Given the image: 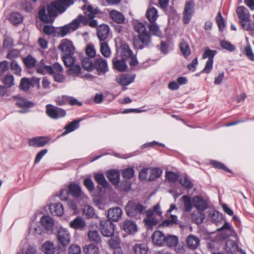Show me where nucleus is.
Masks as SVG:
<instances>
[{"mask_svg":"<svg viewBox=\"0 0 254 254\" xmlns=\"http://www.w3.org/2000/svg\"><path fill=\"white\" fill-rule=\"evenodd\" d=\"M9 21L13 24H18L22 22L23 16L18 12H13L10 15Z\"/></svg>","mask_w":254,"mask_h":254,"instance_id":"obj_41","label":"nucleus"},{"mask_svg":"<svg viewBox=\"0 0 254 254\" xmlns=\"http://www.w3.org/2000/svg\"><path fill=\"white\" fill-rule=\"evenodd\" d=\"M59 49L64 54L73 55L74 53V48L71 41L64 39H63L59 46Z\"/></svg>","mask_w":254,"mask_h":254,"instance_id":"obj_10","label":"nucleus"},{"mask_svg":"<svg viewBox=\"0 0 254 254\" xmlns=\"http://www.w3.org/2000/svg\"><path fill=\"white\" fill-rule=\"evenodd\" d=\"M180 48L183 55L185 57H187L190 56V48L187 42L183 41L180 43Z\"/></svg>","mask_w":254,"mask_h":254,"instance_id":"obj_52","label":"nucleus"},{"mask_svg":"<svg viewBox=\"0 0 254 254\" xmlns=\"http://www.w3.org/2000/svg\"><path fill=\"white\" fill-rule=\"evenodd\" d=\"M50 210L52 214L61 216L64 214V208L60 203H53L50 206Z\"/></svg>","mask_w":254,"mask_h":254,"instance_id":"obj_30","label":"nucleus"},{"mask_svg":"<svg viewBox=\"0 0 254 254\" xmlns=\"http://www.w3.org/2000/svg\"><path fill=\"white\" fill-rule=\"evenodd\" d=\"M94 69H96L98 75L104 74L108 70L107 60L100 56L96 58L94 62Z\"/></svg>","mask_w":254,"mask_h":254,"instance_id":"obj_9","label":"nucleus"},{"mask_svg":"<svg viewBox=\"0 0 254 254\" xmlns=\"http://www.w3.org/2000/svg\"><path fill=\"white\" fill-rule=\"evenodd\" d=\"M36 69L38 73L42 74H45L46 73H48L51 75H53L54 73L53 67L51 66L45 65L43 60L36 65Z\"/></svg>","mask_w":254,"mask_h":254,"instance_id":"obj_19","label":"nucleus"},{"mask_svg":"<svg viewBox=\"0 0 254 254\" xmlns=\"http://www.w3.org/2000/svg\"><path fill=\"white\" fill-rule=\"evenodd\" d=\"M109 17L113 21L118 24H123L126 21L124 14L115 9H113L109 12Z\"/></svg>","mask_w":254,"mask_h":254,"instance_id":"obj_18","label":"nucleus"},{"mask_svg":"<svg viewBox=\"0 0 254 254\" xmlns=\"http://www.w3.org/2000/svg\"><path fill=\"white\" fill-rule=\"evenodd\" d=\"M194 3L192 0H189L186 2L184 7V10L183 13V22L187 24H188L194 13Z\"/></svg>","mask_w":254,"mask_h":254,"instance_id":"obj_6","label":"nucleus"},{"mask_svg":"<svg viewBox=\"0 0 254 254\" xmlns=\"http://www.w3.org/2000/svg\"><path fill=\"white\" fill-rule=\"evenodd\" d=\"M186 243L189 249L195 250L199 246L200 240L194 235H190L187 238Z\"/></svg>","mask_w":254,"mask_h":254,"instance_id":"obj_24","label":"nucleus"},{"mask_svg":"<svg viewBox=\"0 0 254 254\" xmlns=\"http://www.w3.org/2000/svg\"><path fill=\"white\" fill-rule=\"evenodd\" d=\"M205 218V214L203 211H193L191 214V219L192 221L197 224H201Z\"/></svg>","mask_w":254,"mask_h":254,"instance_id":"obj_31","label":"nucleus"},{"mask_svg":"<svg viewBox=\"0 0 254 254\" xmlns=\"http://www.w3.org/2000/svg\"><path fill=\"white\" fill-rule=\"evenodd\" d=\"M46 112L47 115L53 119L63 118L66 115L64 110L51 104H48L46 106Z\"/></svg>","mask_w":254,"mask_h":254,"instance_id":"obj_5","label":"nucleus"},{"mask_svg":"<svg viewBox=\"0 0 254 254\" xmlns=\"http://www.w3.org/2000/svg\"><path fill=\"white\" fill-rule=\"evenodd\" d=\"M238 17L241 20V23L243 27V24H248L250 21V15L248 10L243 6L237 7L236 10Z\"/></svg>","mask_w":254,"mask_h":254,"instance_id":"obj_12","label":"nucleus"},{"mask_svg":"<svg viewBox=\"0 0 254 254\" xmlns=\"http://www.w3.org/2000/svg\"><path fill=\"white\" fill-rule=\"evenodd\" d=\"M149 31L147 30L145 23L136 21L133 24V29L137 33L134 36L133 44L134 49L137 50L142 49L148 46L151 42V34L157 36H161L162 33L158 25L155 22L150 23L148 25Z\"/></svg>","mask_w":254,"mask_h":254,"instance_id":"obj_2","label":"nucleus"},{"mask_svg":"<svg viewBox=\"0 0 254 254\" xmlns=\"http://www.w3.org/2000/svg\"><path fill=\"white\" fill-rule=\"evenodd\" d=\"M165 236L160 231H155L152 235V240L153 243L158 246H162L165 243Z\"/></svg>","mask_w":254,"mask_h":254,"instance_id":"obj_21","label":"nucleus"},{"mask_svg":"<svg viewBox=\"0 0 254 254\" xmlns=\"http://www.w3.org/2000/svg\"><path fill=\"white\" fill-rule=\"evenodd\" d=\"M2 82L6 88H9L14 85V76L12 75H6L2 79Z\"/></svg>","mask_w":254,"mask_h":254,"instance_id":"obj_56","label":"nucleus"},{"mask_svg":"<svg viewBox=\"0 0 254 254\" xmlns=\"http://www.w3.org/2000/svg\"><path fill=\"white\" fill-rule=\"evenodd\" d=\"M226 251L231 254H235L238 251V246L233 240H228L225 245Z\"/></svg>","mask_w":254,"mask_h":254,"instance_id":"obj_32","label":"nucleus"},{"mask_svg":"<svg viewBox=\"0 0 254 254\" xmlns=\"http://www.w3.org/2000/svg\"><path fill=\"white\" fill-rule=\"evenodd\" d=\"M30 79L26 78H22L20 83V88L23 91H27L30 87Z\"/></svg>","mask_w":254,"mask_h":254,"instance_id":"obj_59","label":"nucleus"},{"mask_svg":"<svg viewBox=\"0 0 254 254\" xmlns=\"http://www.w3.org/2000/svg\"><path fill=\"white\" fill-rule=\"evenodd\" d=\"M161 170L159 168H154L150 169V175L149 177V181H153L158 178L162 174Z\"/></svg>","mask_w":254,"mask_h":254,"instance_id":"obj_53","label":"nucleus"},{"mask_svg":"<svg viewBox=\"0 0 254 254\" xmlns=\"http://www.w3.org/2000/svg\"><path fill=\"white\" fill-rule=\"evenodd\" d=\"M68 189L69 193L73 197H79L83 194L81 187L73 182H71L68 185Z\"/></svg>","mask_w":254,"mask_h":254,"instance_id":"obj_20","label":"nucleus"},{"mask_svg":"<svg viewBox=\"0 0 254 254\" xmlns=\"http://www.w3.org/2000/svg\"><path fill=\"white\" fill-rule=\"evenodd\" d=\"M16 105L19 108H31L34 104L23 98H17Z\"/></svg>","mask_w":254,"mask_h":254,"instance_id":"obj_36","label":"nucleus"},{"mask_svg":"<svg viewBox=\"0 0 254 254\" xmlns=\"http://www.w3.org/2000/svg\"><path fill=\"white\" fill-rule=\"evenodd\" d=\"M145 207L142 204L129 201L125 209L127 216L130 217H138L143 213Z\"/></svg>","mask_w":254,"mask_h":254,"instance_id":"obj_4","label":"nucleus"},{"mask_svg":"<svg viewBox=\"0 0 254 254\" xmlns=\"http://www.w3.org/2000/svg\"><path fill=\"white\" fill-rule=\"evenodd\" d=\"M210 216L216 225H218L219 223H221L223 218V215L216 210L210 211Z\"/></svg>","mask_w":254,"mask_h":254,"instance_id":"obj_48","label":"nucleus"},{"mask_svg":"<svg viewBox=\"0 0 254 254\" xmlns=\"http://www.w3.org/2000/svg\"><path fill=\"white\" fill-rule=\"evenodd\" d=\"M192 203L194 207L198 211H204L208 208L207 200L201 196H195L192 198Z\"/></svg>","mask_w":254,"mask_h":254,"instance_id":"obj_11","label":"nucleus"},{"mask_svg":"<svg viewBox=\"0 0 254 254\" xmlns=\"http://www.w3.org/2000/svg\"><path fill=\"white\" fill-rule=\"evenodd\" d=\"M85 53L89 58H94L96 56V50L93 44H88L85 49Z\"/></svg>","mask_w":254,"mask_h":254,"instance_id":"obj_57","label":"nucleus"},{"mask_svg":"<svg viewBox=\"0 0 254 254\" xmlns=\"http://www.w3.org/2000/svg\"><path fill=\"white\" fill-rule=\"evenodd\" d=\"M119 52L120 53L122 59L125 60L133 55L132 52L129 46L125 44H122L120 46L119 49Z\"/></svg>","mask_w":254,"mask_h":254,"instance_id":"obj_25","label":"nucleus"},{"mask_svg":"<svg viewBox=\"0 0 254 254\" xmlns=\"http://www.w3.org/2000/svg\"><path fill=\"white\" fill-rule=\"evenodd\" d=\"M83 185L89 191L94 190V184L90 178H86L84 180Z\"/></svg>","mask_w":254,"mask_h":254,"instance_id":"obj_61","label":"nucleus"},{"mask_svg":"<svg viewBox=\"0 0 254 254\" xmlns=\"http://www.w3.org/2000/svg\"><path fill=\"white\" fill-rule=\"evenodd\" d=\"M220 46L224 49L229 52H233L235 50V47L229 42L223 40L220 43Z\"/></svg>","mask_w":254,"mask_h":254,"instance_id":"obj_58","label":"nucleus"},{"mask_svg":"<svg viewBox=\"0 0 254 254\" xmlns=\"http://www.w3.org/2000/svg\"><path fill=\"white\" fill-rule=\"evenodd\" d=\"M43 252L45 254H55V247L53 243L50 241L45 242L42 247Z\"/></svg>","mask_w":254,"mask_h":254,"instance_id":"obj_35","label":"nucleus"},{"mask_svg":"<svg viewBox=\"0 0 254 254\" xmlns=\"http://www.w3.org/2000/svg\"><path fill=\"white\" fill-rule=\"evenodd\" d=\"M83 251L86 254H98L99 249L98 247L90 244L84 248Z\"/></svg>","mask_w":254,"mask_h":254,"instance_id":"obj_47","label":"nucleus"},{"mask_svg":"<svg viewBox=\"0 0 254 254\" xmlns=\"http://www.w3.org/2000/svg\"><path fill=\"white\" fill-rule=\"evenodd\" d=\"M86 225L85 220L81 217L78 216L69 223L71 228L76 230H82Z\"/></svg>","mask_w":254,"mask_h":254,"instance_id":"obj_23","label":"nucleus"},{"mask_svg":"<svg viewBox=\"0 0 254 254\" xmlns=\"http://www.w3.org/2000/svg\"><path fill=\"white\" fill-rule=\"evenodd\" d=\"M81 120V119L73 120L66 125L64 127L65 131L63 133L62 135H65L77 129L79 127L80 122Z\"/></svg>","mask_w":254,"mask_h":254,"instance_id":"obj_26","label":"nucleus"},{"mask_svg":"<svg viewBox=\"0 0 254 254\" xmlns=\"http://www.w3.org/2000/svg\"><path fill=\"white\" fill-rule=\"evenodd\" d=\"M69 67L68 73L70 75L77 76L81 72V68L79 64H75Z\"/></svg>","mask_w":254,"mask_h":254,"instance_id":"obj_55","label":"nucleus"},{"mask_svg":"<svg viewBox=\"0 0 254 254\" xmlns=\"http://www.w3.org/2000/svg\"><path fill=\"white\" fill-rule=\"evenodd\" d=\"M134 171L132 168H127L123 171V177L127 179H131L134 176Z\"/></svg>","mask_w":254,"mask_h":254,"instance_id":"obj_62","label":"nucleus"},{"mask_svg":"<svg viewBox=\"0 0 254 254\" xmlns=\"http://www.w3.org/2000/svg\"><path fill=\"white\" fill-rule=\"evenodd\" d=\"M100 52L105 58H109L111 56V50L107 43L102 42L100 44Z\"/></svg>","mask_w":254,"mask_h":254,"instance_id":"obj_44","label":"nucleus"},{"mask_svg":"<svg viewBox=\"0 0 254 254\" xmlns=\"http://www.w3.org/2000/svg\"><path fill=\"white\" fill-rule=\"evenodd\" d=\"M10 68L14 74L21 76L22 69L16 61L13 60L11 62L10 64Z\"/></svg>","mask_w":254,"mask_h":254,"instance_id":"obj_50","label":"nucleus"},{"mask_svg":"<svg viewBox=\"0 0 254 254\" xmlns=\"http://www.w3.org/2000/svg\"><path fill=\"white\" fill-rule=\"evenodd\" d=\"M216 21L219 30L222 31L225 27V23L221 12L219 11L216 16Z\"/></svg>","mask_w":254,"mask_h":254,"instance_id":"obj_60","label":"nucleus"},{"mask_svg":"<svg viewBox=\"0 0 254 254\" xmlns=\"http://www.w3.org/2000/svg\"><path fill=\"white\" fill-rule=\"evenodd\" d=\"M72 56L69 54L63 56V60L66 66L70 67L75 64V59Z\"/></svg>","mask_w":254,"mask_h":254,"instance_id":"obj_49","label":"nucleus"},{"mask_svg":"<svg viewBox=\"0 0 254 254\" xmlns=\"http://www.w3.org/2000/svg\"><path fill=\"white\" fill-rule=\"evenodd\" d=\"M69 254H80L81 252L80 247L77 245H71L68 248Z\"/></svg>","mask_w":254,"mask_h":254,"instance_id":"obj_64","label":"nucleus"},{"mask_svg":"<svg viewBox=\"0 0 254 254\" xmlns=\"http://www.w3.org/2000/svg\"><path fill=\"white\" fill-rule=\"evenodd\" d=\"M49 139L45 136H38L29 139L28 144L29 146L33 147H42L47 144Z\"/></svg>","mask_w":254,"mask_h":254,"instance_id":"obj_15","label":"nucleus"},{"mask_svg":"<svg viewBox=\"0 0 254 254\" xmlns=\"http://www.w3.org/2000/svg\"><path fill=\"white\" fill-rule=\"evenodd\" d=\"M109 27L107 24H102L97 28V37L100 41L104 42L108 37Z\"/></svg>","mask_w":254,"mask_h":254,"instance_id":"obj_14","label":"nucleus"},{"mask_svg":"<svg viewBox=\"0 0 254 254\" xmlns=\"http://www.w3.org/2000/svg\"><path fill=\"white\" fill-rule=\"evenodd\" d=\"M101 232L103 236L110 237L114 234V224L109 220H103L100 222Z\"/></svg>","mask_w":254,"mask_h":254,"instance_id":"obj_8","label":"nucleus"},{"mask_svg":"<svg viewBox=\"0 0 254 254\" xmlns=\"http://www.w3.org/2000/svg\"><path fill=\"white\" fill-rule=\"evenodd\" d=\"M83 67L87 71H92L94 69V63L91 58H84L82 61Z\"/></svg>","mask_w":254,"mask_h":254,"instance_id":"obj_43","label":"nucleus"},{"mask_svg":"<svg viewBox=\"0 0 254 254\" xmlns=\"http://www.w3.org/2000/svg\"><path fill=\"white\" fill-rule=\"evenodd\" d=\"M40 223L42 226L46 230H51L53 227L54 221L53 219L49 216L44 215L40 219Z\"/></svg>","mask_w":254,"mask_h":254,"instance_id":"obj_27","label":"nucleus"},{"mask_svg":"<svg viewBox=\"0 0 254 254\" xmlns=\"http://www.w3.org/2000/svg\"><path fill=\"white\" fill-rule=\"evenodd\" d=\"M58 29V28L55 27L52 25H45L43 27V32L47 35L56 37Z\"/></svg>","mask_w":254,"mask_h":254,"instance_id":"obj_38","label":"nucleus"},{"mask_svg":"<svg viewBox=\"0 0 254 254\" xmlns=\"http://www.w3.org/2000/svg\"><path fill=\"white\" fill-rule=\"evenodd\" d=\"M181 199L184 202V210L187 212L191 211L192 205L190 197L188 195H184L182 197Z\"/></svg>","mask_w":254,"mask_h":254,"instance_id":"obj_40","label":"nucleus"},{"mask_svg":"<svg viewBox=\"0 0 254 254\" xmlns=\"http://www.w3.org/2000/svg\"><path fill=\"white\" fill-rule=\"evenodd\" d=\"M112 62L114 68L116 70L120 72H122L126 70L127 65L125 63V60L122 59V60H119L114 58Z\"/></svg>","mask_w":254,"mask_h":254,"instance_id":"obj_34","label":"nucleus"},{"mask_svg":"<svg viewBox=\"0 0 254 254\" xmlns=\"http://www.w3.org/2000/svg\"><path fill=\"white\" fill-rule=\"evenodd\" d=\"M109 181L114 185H117L120 181V173L117 170H110L106 174Z\"/></svg>","mask_w":254,"mask_h":254,"instance_id":"obj_28","label":"nucleus"},{"mask_svg":"<svg viewBox=\"0 0 254 254\" xmlns=\"http://www.w3.org/2000/svg\"><path fill=\"white\" fill-rule=\"evenodd\" d=\"M166 177L169 182L174 183L178 180L179 176L173 172L168 171L166 173Z\"/></svg>","mask_w":254,"mask_h":254,"instance_id":"obj_63","label":"nucleus"},{"mask_svg":"<svg viewBox=\"0 0 254 254\" xmlns=\"http://www.w3.org/2000/svg\"><path fill=\"white\" fill-rule=\"evenodd\" d=\"M23 62L26 67L31 68L36 66L37 61L31 55H29L23 59Z\"/></svg>","mask_w":254,"mask_h":254,"instance_id":"obj_39","label":"nucleus"},{"mask_svg":"<svg viewBox=\"0 0 254 254\" xmlns=\"http://www.w3.org/2000/svg\"><path fill=\"white\" fill-rule=\"evenodd\" d=\"M94 177L95 182L99 185L102 186L103 188H108L109 187V184L106 181L104 174L101 173H94Z\"/></svg>","mask_w":254,"mask_h":254,"instance_id":"obj_33","label":"nucleus"},{"mask_svg":"<svg viewBox=\"0 0 254 254\" xmlns=\"http://www.w3.org/2000/svg\"><path fill=\"white\" fill-rule=\"evenodd\" d=\"M122 227L128 234H133L136 232L137 229L135 223L129 220H126L122 223Z\"/></svg>","mask_w":254,"mask_h":254,"instance_id":"obj_22","label":"nucleus"},{"mask_svg":"<svg viewBox=\"0 0 254 254\" xmlns=\"http://www.w3.org/2000/svg\"><path fill=\"white\" fill-rule=\"evenodd\" d=\"M88 236L90 241L94 242L96 244H99L101 242V237L96 230L89 231Z\"/></svg>","mask_w":254,"mask_h":254,"instance_id":"obj_42","label":"nucleus"},{"mask_svg":"<svg viewBox=\"0 0 254 254\" xmlns=\"http://www.w3.org/2000/svg\"><path fill=\"white\" fill-rule=\"evenodd\" d=\"M217 51L216 50H212L208 48H205L202 55V59H205L208 58L207 61H213L214 57Z\"/></svg>","mask_w":254,"mask_h":254,"instance_id":"obj_45","label":"nucleus"},{"mask_svg":"<svg viewBox=\"0 0 254 254\" xmlns=\"http://www.w3.org/2000/svg\"><path fill=\"white\" fill-rule=\"evenodd\" d=\"M122 213V209L119 207L111 208L108 210V218L109 220L117 222L121 218Z\"/></svg>","mask_w":254,"mask_h":254,"instance_id":"obj_17","label":"nucleus"},{"mask_svg":"<svg viewBox=\"0 0 254 254\" xmlns=\"http://www.w3.org/2000/svg\"><path fill=\"white\" fill-rule=\"evenodd\" d=\"M58 244L63 247H66L70 242V235L68 231L64 228H60L57 234Z\"/></svg>","mask_w":254,"mask_h":254,"instance_id":"obj_7","label":"nucleus"},{"mask_svg":"<svg viewBox=\"0 0 254 254\" xmlns=\"http://www.w3.org/2000/svg\"><path fill=\"white\" fill-rule=\"evenodd\" d=\"M158 17V11L155 8L151 7L147 9L146 17L150 23L155 22Z\"/></svg>","mask_w":254,"mask_h":254,"instance_id":"obj_29","label":"nucleus"},{"mask_svg":"<svg viewBox=\"0 0 254 254\" xmlns=\"http://www.w3.org/2000/svg\"><path fill=\"white\" fill-rule=\"evenodd\" d=\"M135 76V74H121L116 77V81L122 86H127L133 82Z\"/></svg>","mask_w":254,"mask_h":254,"instance_id":"obj_13","label":"nucleus"},{"mask_svg":"<svg viewBox=\"0 0 254 254\" xmlns=\"http://www.w3.org/2000/svg\"><path fill=\"white\" fill-rule=\"evenodd\" d=\"M146 218L144 220L146 226L152 229L153 227L157 225L158 219L154 216L153 211L147 210L146 212Z\"/></svg>","mask_w":254,"mask_h":254,"instance_id":"obj_16","label":"nucleus"},{"mask_svg":"<svg viewBox=\"0 0 254 254\" xmlns=\"http://www.w3.org/2000/svg\"><path fill=\"white\" fill-rule=\"evenodd\" d=\"M134 252L135 254H147L148 248L144 244H139L135 245L133 247Z\"/></svg>","mask_w":254,"mask_h":254,"instance_id":"obj_37","label":"nucleus"},{"mask_svg":"<svg viewBox=\"0 0 254 254\" xmlns=\"http://www.w3.org/2000/svg\"><path fill=\"white\" fill-rule=\"evenodd\" d=\"M94 209L90 205H87L84 206L83 208V214L87 218H92L95 215Z\"/></svg>","mask_w":254,"mask_h":254,"instance_id":"obj_51","label":"nucleus"},{"mask_svg":"<svg viewBox=\"0 0 254 254\" xmlns=\"http://www.w3.org/2000/svg\"><path fill=\"white\" fill-rule=\"evenodd\" d=\"M165 243L169 247H175L178 243V238L174 235H168L165 237Z\"/></svg>","mask_w":254,"mask_h":254,"instance_id":"obj_46","label":"nucleus"},{"mask_svg":"<svg viewBox=\"0 0 254 254\" xmlns=\"http://www.w3.org/2000/svg\"><path fill=\"white\" fill-rule=\"evenodd\" d=\"M73 3V0H55L52 1L47 7L48 14H46V9L43 7L38 12L39 19L45 23H51L54 21L58 12L63 13L68 6Z\"/></svg>","mask_w":254,"mask_h":254,"instance_id":"obj_3","label":"nucleus"},{"mask_svg":"<svg viewBox=\"0 0 254 254\" xmlns=\"http://www.w3.org/2000/svg\"><path fill=\"white\" fill-rule=\"evenodd\" d=\"M177 216L175 215H171L169 219L164 220L162 225L164 227H172L173 225L177 224Z\"/></svg>","mask_w":254,"mask_h":254,"instance_id":"obj_54","label":"nucleus"},{"mask_svg":"<svg viewBox=\"0 0 254 254\" xmlns=\"http://www.w3.org/2000/svg\"><path fill=\"white\" fill-rule=\"evenodd\" d=\"M84 15L79 14L76 18L73 19L69 23L58 28L57 37H64L71 32L76 30L82 24L83 25H88L90 27L95 28L98 23L96 20L93 19L98 13L97 9H94L91 5L84 4L82 6Z\"/></svg>","mask_w":254,"mask_h":254,"instance_id":"obj_1","label":"nucleus"}]
</instances>
